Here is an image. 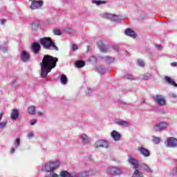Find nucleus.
<instances>
[{
	"label": "nucleus",
	"instance_id": "f257e3e1",
	"mask_svg": "<svg viewBox=\"0 0 177 177\" xmlns=\"http://www.w3.org/2000/svg\"><path fill=\"white\" fill-rule=\"evenodd\" d=\"M59 62L57 57H54L52 55H46L44 56L42 62L40 63L41 66V77L46 78L48 73L52 71V68L56 67V64Z\"/></svg>",
	"mask_w": 177,
	"mask_h": 177
},
{
	"label": "nucleus",
	"instance_id": "f03ea898",
	"mask_svg": "<svg viewBox=\"0 0 177 177\" xmlns=\"http://www.w3.org/2000/svg\"><path fill=\"white\" fill-rule=\"evenodd\" d=\"M59 165L57 161L48 162L42 167L41 171L46 173L45 177H59V175L54 172Z\"/></svg>",
	"mask_w": 177,
	"mask_h": 177
},
{
	"label": "nucleus",
	"instance_id": "7ed1b4c3",
	"mask_svg": "<svg viewBox=\"0 0 177 177\" xmlns=\"http://www.w3.org/2000/svg\"><path fill=\"white\" fill-rule=\"evenodd\" d=\"M39 42L44 49L47 50H59V48H57V46H56L55 41L50 37H45L40 38Z\"/></svg>",
	"mask_w": 177,
	"mask_h": 177
},
{
	"label": "nucleus",
	"instance_id": "20e7f679",
	"mask_svg": "<svg viewBox=\"0 0 177 177\" xmlns=\"http://www.w3.org/2000/svg\"><path fill=\"white\" fill-rule=\"evenodd\" d=\"M100 16L101 17H103V19H108L114 23H122V21H124V18H122V16L111 15L107 12L102 13L100 15Z\"/></svg>",
	"mask_w": 177,
	"mask_h": 177
},
{
	"label": "nucleus",
	"instance_id": "39448f33",
	"mask_svg": "<svg viewBox=\"0 0 177 177\" xmlns=\"http://www.w3.org/2000/svg\"><path fill=\"white\" fill-rule=\"evenodd\" d=\"M107 173L111 176H118L122 174V170L117 167H110L107 169Z\"/></svg>",
	"mask_w": 177,
	"mask_h": 177
},
{
	"label": "nucleus",
	"instance_id": "423d86ee",
	"mask_svg": "<svg viewBox=\"0 0 177 177\" xmlns=\"http://www.w3.org/2000/svg\"><path fill=\"white\" fill-rule=\"evenodd\" d=\"M165 145L167 147H177V139L174 137H169L167 138Z\"/></svg>",
	"mask_w": 177,
	"mask_h": 177
},
{
	"label": "nucleus",
	"instance_id": "0eeeda50",
	"mask_svg": "<svg viewBox=\"0 0 177 177\" xmlns=\"http://www.w3.org/2000/svg\"><path fill=\"white\" fill-rule=\"evenodd\" d=\"M156 104H158V106H167V100L165 99V97L164 95H158L156 96Z\"/></svg>",
	"mask_w": 177,
	"mask_h": 177
},
{
	"label": "nucleus",
	"instance_id": "6e6552de",
	"mask_svg": "<svg viewBox=\"0 0 177 177\" xmlns=\"http://www.w3.org/2000/svg\"><path fill=\"white\" fill-rule=\"evenodd\" d=\"M127 162L130 165H132L134 169H138L139 168V160L138 159L133 158L132 156H129Z\"/></svg>",
	"mask_w": 177,
	"mask_h": 177
},
{
	"label": "nucleus",
	"instance_id": "1a4fd4ad",
	"mask_svg": "<svg viewBox=\"0 0 177 177\" xmlns=\"http://www.w3.org/2000/svg\"><path fill=\"white\" fill-rule=\"evenodd\" d=\"M96 174H97V171L95 170H88L79 173L78 177L95 176Z\"/></svg>",
	"mask_w": 177,
	"mask_h": 177
},
{
	"label": "nucleus",
	"instance_id": "9d476101",
	"mask_svg": "<svg viewBox=\"0 0 177 177\" xmlns=\"http://www.w3.org/2000/svg\"><path fill=\"white\" fill-rule=\"evenodd\" d=\"M97 44L100 52H102V53L110 52V46L104 45L103 41H102V40L97 41Z\"/></svg>",
	"mask_w": 177,
	"mask_h": 177
},
{
	"label": "nucleus",
	"instance_id": "9b49d317",
	"mask_svg": "<svg viewBox=\"0 0 177 177\" xmlns=\"http://www.w3.org/2000/svg\"><path fill=\"white\" fill-rule=\"evenodd\" d=\"M140 154L143 156V157L147 158L150 156V151L146 149L145 147H140L138 149Z\"/></svg>",
	"mask_w": 177,
	"mask_h": 177
},
{
	"label": "nucleus",
	"instance_id": "f8f14e48",
	"mask_svg": "<svg viewBox=\"0 0 177 177\" xmlns=\"http://www.w3.org/2000/svg\"><path fill=\"white\" fill-rule=\"evenodd\" d=\"M20 57L21 62H24V63L30 62V54H28V53H27L26 50L21 51Z\"/></svg>",
	"mask_w": 177,
	"mask_h": 177
},
{
	"label": "nucleus",
	"instance_id": "ddd939ff",
	"mask_svg": "<svg viewBox=\"0 0 177 177\" xmlns=\"http://www.w3.org/2000/svg\"><path fill=\"white\" fill-rule=\"evenodd\" d=\"M124 35H127V37H130V38H136L138 35H136V32L135 31L129 28H127L124 30Z\"/></svg>",
	"mask_w": 177,
	"mask_h": 177
},
{
	"label": "nucleus",
	"instance_id": "4468645a",
	"mask_svg": "<svg viewBox=\"0 0 177 177\" xmlns=\"http://www.w3.org/2000/svg\"><path fill=\"white\" fill-rule=\"evenodd\" d=\"M95 146L97 148H99V147L107 148L109 147V142H107V141L104 140H100L95 143Z\"/></svg>",
	"mask_w": 177,
	"mask_h": 177
},
{
	"label": "nucleus",
	"instance_id": "2eb2a0df",
	"mask_svg": "<svg viewBox=\"0 0 177 177\" xmlns=\"http://www.w3.org/2000/svg\"><path fill=\"white\" fill-rule=\"evenodd\" d=\"M31 49L33 53L37 55V53H39V50H41V44L38 42H33L31 46Z\"/></svg>",
	"mask_w": 177,
	"mask_h": 177
},
{
	"label": "nucleus",
	"instance_id": "dca6fc26",
	"mask_svg": "<svg viewBox=\"0 0 177 177\" xmlns=\"http://www.w3.org/2000/svg\"><path fill=\"white\" fill-rule=\"evenodd\" d=\"M167 122H160L156 125V131H164L167 129Z\"/></svg>",
	"mask_w": 177,
	"mask_h": 177
},
{
	"label": "nucleus",
	"instance_id": "f3484780",
	"mask_svg": "<svg viewBox=\"0 0 177 177\" xmlns=\"http://www.w3.org/2000/svg\"><path fill=\"white\" fill-rule=\"evenodd\" d=\"M111 136L113 140H115V142H117L121 139V134L115 130L112 131L111 133Z\"/></svg>",
	"mask_w": 177,
	"mask_h": 177
},
{
	"label": "nucleus",
	"instance_id": "a211bd4d",
	"mask_svg": "<svg viewBox=\"0 0 177 177\" xmlns=\"http://www.w3.org/2000/svg\"><path fill=\"white\" fill-rule=\"evenodd\" d=\"M19 115V110L17 109H12L10 113V118L12 121H16Z\"/></svg>",
	"mask_w": 177,
	"mask_h": 177
},
{
	"label": "nucleus",
	"instance_id": "6ab92c4d",
	"mask_svg": "<svg viewBox=\"0 0 177 177\" xmlns=\"http://www.w3.org/2000/svg\"><path fill=\"white\" fill-rule=\"evenodd\" d=\"M80 139L83 145H88V143H89L91 140V138H89V136H86V134L85 133H82L80 136Z\"/></svg>",
	"mask_w": 177,
	"mask_h": 177
},
{
	"label": "nucleus",
	"instance_id": "aec40b11",
	"mask_svg": "<svg viewBox=\"0 0 177 177\" xmlns=\"http://www.w3.org/2000/svg\"><path fill=\"white\" fill-rule=\"evenodd\" d=\"M165 81L167 84H169V85H172L175 88H177V84L175 82V81L172 78H171V77H169L168 76H165Z\"/></svg>",
	"mask_w": 177,
	"mask_h": 177
},
{
	"label": "nucleus",
	"instance_id": "412c9836",
	"mask_svg": "<svg viewBox=\"0 0 177 177\" xmlns=\"http://www.w3.org/2000/svg\"><path fill=\"white\" fill-rule=\"evenodd\" d=\"M97 71V73H99V74L103 75L106 73V71H107V69H106V68H104V66L100 65L97 66L96 67Z\"/></svg>",
	"mask_w": 177,
	"mask_h": 177
},
{
	"label": "nucleus",
	"instance_id": "4be33fe9",
	"mask_svg": "<svg viewBox=\"0 0 177 177\" xmlns=\"http://www.w3.org/2000/svg\"><path fill=\"white\" fill-rule=\"evenodd\" d=\"M62 31L66 34H75V30L69 27L64 28Z\"/></svg>",
	"mask_w": 177,
	"mask_h": 177
},
{
	"label": "nucleus",
	"instance_id": "5701e85b",
	"mask_svg": "<svg viewBox=\"0 0 177 177\" xmlns=\"http://www.w3.org/2000/svg\"><path fill=\"white\" fill-rule=\"evenodd\" d=\"M38 27H39V21L35 20L31 24V28L32 30H38Z\"/></svg>",
	"mask_w": 177,
	"mask_h": 177
},
{
	"label": "nucleus",
	"instance_id": "b1692460",
	"mask_svg": "<svg viewBox=\"0 0 177 177\" xmlns=\"http://www.w3.org/2000/svg\"><path fill=\"white\" fill-rule=\"evenodd\" d=\"M75 66L77 68H82V67H84V66H85V62H84L82 60L76 61L75 63Z\"/></svg>",
	"mask_w": 177,
	"mask_h": 177
},
{
	"label": "nucleus",
	"instance_id": "393cba45",
	"mask_svg": "<svg viewBox=\"0 0 177 177\" xmlns=\"http://www.w3.org/2000/svg\"><path fill=\"white\" fill-rule=\"evenodd\" d=\"M61 84L62 85H67V82H68V80L67 79V76L66 75L63 74L61 75L60 77Z\"/></svg>",
	"mask_w": 177,
	"mask_h": 177
},
{
	"label": "nucleus",
	"instance_id": "a878e982",
	"mask_svg": "<svg viewBox=\"0 0 177 177\" xmlns=\"http://www.w3.org/2000/svg\"><path fill=\"white\" fill-rule=\"evenodd\" d=\"M116 124L120 127H128L129 123L124 120H116Z\"/></svg>",
	"mask_w": 177,
	"mask_h": 177
},
{
	"label": "nucleus",
	"instance_id": "bb28decb",
	"mask_svg": "<svg viewBox=\"0 0 177 177\" xmlns=\"http://www.w3.org/2000/svg\"><path fill=\"white\" fill-rule=\"evenodd\" d=\"M104 60L105 61L106 63L110 64L111 63H114V61L115 59L113 57L106 56L104 57Z\"/></svg>",
	"mask_w": 177,
	"mask_h": 177
},
{
	"label": "nucleus",
	"instance_id": "cd10ccee",
	"mask_svg": "<svg viewBox=\"0 0 177 177\" xmlns=\"http://www.w3.org/2000/svg\"><path fill=\"white\" fill-rule=\"evenodd\" d=\"M107 1L103 0H92V3H95L97 6L106 3Z\"/></svg>",
	"mask_w": 177,
	"mask_h": 177
},
{
	"label": "nucleus",
	"instance_id": "c85d7f7f",
	"mask_svg": "<svg viewBox=\"0 0 177 177\" xmlns=\"http://www.w3.org/2000/svg\"><path fill=\"white\" fill-rule=\"evenodd\" d=\"M28 113L30 115H34L35 114V106H30L28 108Z\"/></svg>",
	"mask_w": 177,
	"mask_h": 177
},
{
	"label": "nucleus",
	"instance_id": "c756f323",
	"mask_svg": "<svg viewBox=\"0 0 177 177\" xmlns=\"http://www.w3.org/2000/svg\"><path fill=\"white\" fill-rule=\"evenodd\" d=\"M132 177H143V174L139 171V170L136 169Z\"/></svg>",
	"mask_w": 177,
	"mask_h": 177
},
{
	"label": "nucleus",
	"instance_id": "7c9ffc66",
	"mask_svg": "<svg viewBox=\"0 0 177 177\" xmlns=\"http://www.w3.org/2000/svg\"><path fill=\"white\" fill-rule=\"evenodd\" d=\"M19 79H14L11 83V86L12 88H17V86H19L20 84H19Z\"/></svg>",
	"mask_w": 177,
	"mask_h": 177
},
{
	"label": "nucleus",
	"instance_id": "2f4dec72",
	"mask_svg": "<svg viewBox=\"0 0 177 177\" xmlns=\"http://www.w3.org/2000/svg\"><path fill=\"white\" fill-rule=\"evenodd\" d=\"M112 48L115 52H120V46L117 44H112L109 46V49Z\"/></svg>",
	"mask_w": 177,
	"mask_h": 177
},
{
	"label": "nucleus",
	"instance_id": "473e14b6",
	"mask_svg": "<svg viewBox=\"0 0 177 177\" xmlns=\"http://www.w3.org/2000/svg\"><path fill=\"white\" fill-rule=\"evenodd\" d=\"M59 176L61 177H71L70 173L67 171H62L60 172Z\"/></svg>",
	"mask_w": 177,
	"mask_h": 177
},
{
	"label": "nucleus",
	"instance_id": "72a5a7b5",
	"mask_svg": "<svg viewBox=\"0 0 177 177\" xmlns=\"http://www.w3.org/2000/svg\"><path fill=\"white\" fill-rule=\"evenodd\" d=\"M14 145L16 149H19L20 146V138H16L15 141L14 142Z\"/></svg>",
	"mask_w": 177,
	"mask_h": 177
},
{
	"label": "nucleus",
	"instance_id": "f704fd0d",
	"mask_svg": "<svg viewBox=\"0 0 177 177\" xmlns=\"http://www.w3.org/2000/svg\"><path fill=\"white\" fill-rule=\"evenodd\" d=\"M125 78H127V80H136V77H135L133 75H131V74H127L125 75Z\"/></svg>",
	"mask_w": 177,
	"mask_h": 177
},
{
	"label": "nucleus",
	"instance_id": "c9c22d12",
	"mask_svg": "<svg viewBox=\"0 0 177 177\" xmlns=\"http://www.w3.org/2000/svg\"><path fill=\"white\" fill-rule=\"evenodd\" d=\"M142 167L144 169L147 171V172H149V174H151V172H153V170H151V169H150V167H149V166H147V165L144 164Z\"/></svg>",
	"mask_w": 177,
	"mask_h": 177
},
{
	"label": "nucleus",
	"instance_id": "e433bc0d",
	"mask_svg": "<svg viewBox=\"0 0 177 177\" xmlns=\"http://www.w3.org/2000/svg\"><path fill=\"white\" fill-rule=\"evenodd\" d=\"M0 50L5 53L8 52V50H9V47H8L7 46H1L0 47Z\"/></svg>",
	"mask_w": 177,
	"mask_h": 177
},
{
	"label": "nucleus",
	"instance_id": "4c0bfd02",
	"mask_svg": "<svg viewBox=\"0 0 177 177\" xmlns=\"http://www.w3.org/2000/svg\"><path fill=\"white\" fill-rule=\"evenodd\" d=\"M145 62L142 59H139L138 61V66H140V67H145Z\"/></svg>",
	"mask_w": 177,
	"mask_h": 177
},
{
	"label": "nucleus",
	"instance_id": "58836bf2",
	"mask_svg": "<svg viewBox=\"0 0 177 177\" xmlns=\"http://www.w3.org/2000/svg\"><path fill=\"white\" fill-rule=\"evenodd\" d=\"M8 124V121L5 120L0 123V128H5Z\"/></svg>",
	"mask_w": 177,
	"mask_h": 177
},
{
	"label": "nucleus",
	"instance_id": "ea45409f",
	"mask_svg": "<svg viewBox=\"0 0 177 177\" xmlns=\"http://www.w3.org/2000/svg\"><path fill=\"white\" fill-rule=\"evenodd\" d=\"M54 34L55 35H62V31H60L59 29H55Z\"/></svg>",
	"mask_w": 177,
	"mask_h": 177
},
{
	"label": "nucleus",
	"instance_id": "a19ab883",
	"mask_svg": "<svg viewBox=\"0 0 177 177\" xmlns=\"http://www.w3.org/2000/svg\"><path fill=\"white\" fill-rule=\"evenodd\" d=\"M151 77V75L150 74H147L144 75L143 79L145 80L146 81H147L148 80H150Z\"/></svg>",
	"mask_w": 177,
	"mask_h": 177
},
{
	"label": "nucleus",
	"instance_id": "79ce46f5",
	"mask_svg": "<svg viewBox=\"0 0 177 177\" xmlns=\"http://www.w3.org/2000/svg\"><path fill=\"white\" fill-rule=\"evenodd\" d=\"M93 92V90L92 88H87L85 91L86 95H89V93H92Z\"/></svg>",
	"mask_w": 177,
	"mask_h": 177
},
{
	"label": "nucleus",
	"instance_id": "37998d69",
	"mask_svg": "<svg viewBox=\"0 0 177 177\" xmlns=\"http://www.w3.org/2000/svg\"><path fill=\"white\" fill-rule=\"evenodd\" d=\"M161 142V138H156V145H158Z\"/></svg>",
	"mask_w": 177,
	"mask_h": 177
},
{
	"label": "nucleus",
	"instance_id": "c03bdc74",
	"mask_svg": "<svg viewBox=\"0 0 177 177\" xmlns=\"http://www.w3.org/2000/svg\"><path fill=\"white\" fill-rule=\"evenodd\" d=\"M156 48L158 50H162V46L161 45H156Z\"/></svg>",
	"mask_w": 177,
	"mask_h": 177
},
{
	"label": "nucleus",
	"instance_id": "a18cd8bd",
	"mask_svg": "<svg viewBox=\"0 0 177 177\" xmlns=\"http://www.w3.org/2000/svg\"><path fill=\"white\" fill-rule=\"evenodd\" d=\"M72 49L73 50H77L78 49V46L76 44H73Z\"/></svg>",
	"mask_w": 177,
	"mask_h": 177
},
{
	"label": "nucleus",
	"instance_id": "49530a36",
	"mask_svg": "<svg viewBox=\"0 0 177 177\" xmlns=\"http://www.w3.org/2000/svg\"><path fill=\"white\" fill-rule=\"evenodd\" d=\"M35 124H37V120L33 119L30 120V125H35Z\"/></svg>",
	"mask_w": 177,
	"mask_h": 177
},
{
	"label": "nucleus",
	"instance_id": "de8ad7c7",
	"mask_svg": "<svg viewBox=\"0 0 177 177\" xmlns=\"http://www.w3.org/2000/svg\"><path fill=\"white\" fill-rule=\"evenodd\" d=\"M171 97H172L173 99H176V97H177L176 93H171Z\"/></svg>",
	"mask_w": 177,
	"mask_h": 177
},
{
	"label": "nucleus",
	"instance_id": "09e8293b",
	"mask_svg": "<svg viewBox=\"0 0 177 177\" xmlns=\"http://www.w3.org/2000/svg\"><path fill=\"white\" fill-rule=\"evenodd\" d=\"M28 137L29 138V139H31V138L34 137V133H28Z\"/></svg>",
	"mask_w": 177,
	"mask_h": 177
},
{
	"label": "nucleus",
	"instance_id": "8fccbe9b",
	"mask_svg": "<svg viewBox=\"0 0 177 177\" xmlns=\"http://www.w3.org/2000/svg\"><path fill=\"white\" fill-rule=\"evenodd\" d=\"M170 66H171V67H177V62H171L170 63Z\"/></svg>",
	"mask_w": 177,
	"mask_h": 177
},
{
	"label": "nucleus",
	"instance_id": "3c124183",
	"mask_svg": "<svg viewBox=\"0 0 177 177\" xmlns=\"http://www.w3.org/2000/svg\"><path fill=\"white\" fill-rule=\"evenodd\" d=\"M158 112L160 113V114H165V112L163 109L158 110Z\"/></svg>",
	"mask_w": 177,
	"mask_h": 177
},
{
	"label": "nucleus",
	"instance_id": "603ef678",
	"mask_svg": "<svg viewBox=\"0 0 177 177\" xmlns=\"http://www.w3.org/2000/svg\"><path fill=\"white\" fill-rule=\"evenodd\" d=\"M15 148L12 147V148L10 149V154H13V153H15Z\"/></svg>",
	"mask_w": 177,
	"mask_h": 177
},
{
	"label": "nucleus",
	"instance_id": "864d4df0",
	"mask_svg": "<svg viewBox=\"0 0 177 177\" xmlns=\"http://www.w3.org/2000/svg\"><path fill=\"white\" fill-rule=\"evenodd\" d=\"M6 21L5 19L1 20V24H5Z\"/></svg>",
	"mask_w": 177,
	"mask_h": 177
},
{
	"label": "nucleus",
	"instance_id": "5fc2aeb1",
	"mask_svg": "<svg viewBox=\"0 0 177 177\" xmlns=\"http://www.w3.org/2000/svg\"><path fill=\"white\" fill-rule=\"evenodd\" d=\"M153 142H156V137L153 136V139H152Z\"/></svg>",
	"mask_w": 177,
	"mask_h": 177
},
{
	"label": "nucleus",
	"instance_id": "6e6d98bb",
	"mask_svg": "<svg viewBox=\"0 0 177 177\" xmlns=\"http://www.w3.org/2000/svg\"><path fill=\"white\" fill-rule=\"evenodd\" d=\"M2 117H3L2 113H1L0 114V121H1V120H2Z\"/></svg>",
	"mask_w": 177,
	"mask_h": 177
},
{
	"label": "nucleus",
	"instance_id": "4d7b16f0",
	"mask_svg": "<svg viewBox=\"0 0 177 177\" xmlns=\"http://www.w3.org/2000/svg\"><path fill=\"white\" fill-rule=\"evenodd\" d=\"M38 114H39V115H42V113L41 112H39Z\"/></svg>",
	"mask_w": 177,
	"mask_h": 177
},
{
	"label": "nucleus",
	"instance_id": "13d9d810",
	"mask_svg": "<svg viewBox=\"0 0 177 177\" xmlns=\"http://www.w3.org/2000/svg\"><path fill=\"white\" fill-rule=\"evenodd\" d=\"M90 59H95V57H91Z\"/></svg>",
	"mask_w": 177,
	"mask_h": 177
},
{
	"label": "nucleus",
	"instance_id": "bf43d9fd",
	"mask_svg": "<svg viewBox=\"0 0 177 177\" xmlns=\"http://www.w3.org/2000/svg\"><path fill=\"white\" fill-rule=\"evenodd\" d=\"M153 100H156V97H153Z\"/></svg>",
	"mask_w": 177,
	"mask_h": 177
},
{
	"label": "nucleus",
	"instance_id": "052dcab7",
	"mask_svg": "<svg viewBox=\"0 0 177 177\" xmlns=\"http://www.w3.org/2000/svg\"><path fill=\"white\" fill-rule=\"evenodd\" d=\"M62 1H63V2H66V0H62Z\"/></svg>",
	"mask_w": 177,
	"mask_h": 177
}]
</instances>
